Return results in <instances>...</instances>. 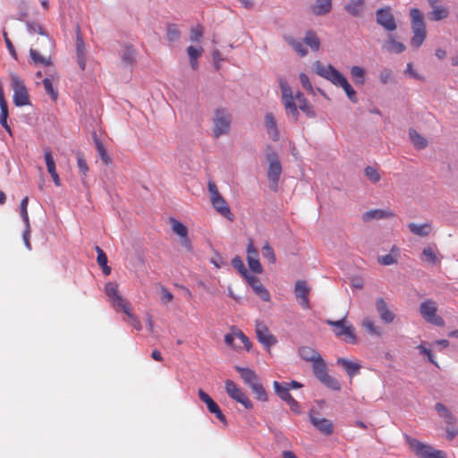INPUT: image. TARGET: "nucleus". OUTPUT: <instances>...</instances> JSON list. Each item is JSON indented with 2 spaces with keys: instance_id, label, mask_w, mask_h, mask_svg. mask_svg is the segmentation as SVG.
I'll return each instance as SVG.
<instances>
[{
  "instance_id": "12",
  "label": "nucleus",
  "mask_w": 458,
  "mask_h": 458,
  "mask_svg": "<svg viewBox=\"0 0 458 458\" xmlns=\"http://www.w3.org/2000/svg\"><path fill=\"white\" fill-rule=\"evenodd\" d=\"M377 22L385 30L393 31L396 30V22L389 7L378 9L376 13Z\"/></svg>"
},
{
  "instance_id": "48",
  "label": "nucleus",
  "mask_w": 458,
  "mask_h": 458,
  "mask_svg": "<svg viewBox=\"0 0 458 458\" xmlns=\"http://www.w3.org/2000/svg\"><path fill=\"white\" fill-rule=\"evenodd\" d=\"M232 265L244 278L250 275L243 264V261L239 256H235L232 259Z\"/></svg>"
},
{
  "instance_id": "29",
  "label": "nucleus",
  "mask_w": 458,
  "mask_h": 458,
  "mask_svg": "<svg viewBox=\"0 0 458 458\" xmlns=\"http://www.w3.org/2000/svg\"><path fill=\"white\" fill-rule=\"evenodd\" d=\"M299 354L302 360L311 363L321 358V355L310 346H301L299 349Z\"/></svg>"
},
{
  "instance_id": "8",
  "label": "nucleus",
  "mask_w": 458,
  "mask_h": 458,
  "mask_svg": "<svg viewBox=\"0 0 458 458\" xmlns=\"http://www.w3.org/2000/svg\"><path fill=\"white\" fill-rule=\"evenodd\" d=\"M11 84L13 90V103L17 106L30 104L29 94L23 81L17 75H11Z\"/></svg>"
},
{
  "instance_id": "5",
  "label": "nucleus",
  "mask_w": 458,
  "mask_h": 458,
  "mask_svg": "<svg viewBox=\"0 0 458 458\" xmlns=\"http://www.w3.org/2000/svg\"><path fill=\"white\" fill-rule=\"evenodd\" d=\"M312 370L315 377L328 388L334 391L341 389L339 382L328 375L326 362L322 357L312 363Z\"/></svg>"
},
{
  "instance_id": "22",
  "label": "nucleus",
  "mask_w": 458,
  "mask_h": 458,
  "mask_svg": "<svg viewBox=\"0 0 458 458\" xmlns=\"http://www.w3.org/2000/svg\"><path fill=\"white\" fill-rule=\"evenodd\" d=\"M235 369L240 373L241 377L244 383L247 384L250 388L253 385H256L259 382V377L254 370L239 366H236Z\"/></svg>"
},
{
  "instance_id": "63",
  "label": "nucleus",
  "mask_w": 458,
  "mask_h": 458,
  "mask_svg": "<svg viewBox=\"0 0 458 458\" xmlns=\"http://www.w3.org/2000/svg\"><path fill=\"white\" fill-rule=\"evenodd\" d=\"M247 262H248V266H249L250 269L253 273L261 274L263 272V268H262V266H261L259 259L249 260Z\"/></svg>"
},
{
  "instance_id": "61",
  "label": "nucleus",
  "mask_w": 458,
  "mask_h": 458,
  "mask_svg": "<svg viewBox=\"0 0 458 458\" xmlns=\"http://www.w3.org/2000/svg\"><path fill=\"white\" fill-rule=\"evenodd\" d=\"M95 250L98 253L97 262L99 266H106L107 264V257L105 251L99 247L96 246Z\"/></svg>"
},
{
  "instance_id": "52",
  "label": "nucleus",
  "mask_w": 458,
  "mask_h": 458,
  "mask_svg": "<svg viewBox=\"0 0 458 458\" xmlns=\"http://www.w3.org/2000/svg\"><path fill=\"white\" fill-rule=\"evenodd\" d=\"M28 204H29V197L26 196L21 199V206H20L21 216L22 221L24 223V225H30V218H29V214H28Z\"/></svg>"
},
{
  "instance_id": "47",
  "label": "nucleus",
  "mask_w": 458,
  "mask_h": 458,
  "mask_svg": "<svg viewBox=\"0 0 458 458\" xmlns=\"http://www.w3.org/2000/svg\"><path fill=\"white\" fill-rule=\"evenodd\" d=\"M1 113H0V123L6 130V131L12 135V130L7 123L8 118V105L0 106Z\"/></svg>"
},
{
  "instance_id": "53",
  "label": "nucleus",
  "mask_w": 458,
  "mask_h": 458,
  "mask_svg": "<svg viewBox=\"0 0 458 458\" xmlns=\"http://www.w3.org/2000/svg\"><path fill=\"white\" fill-rule=\"evenodd\" d=\"M406 441H407V444L409 445V446L411 447V449L416 454V455H419V454L420 453L421 449L424 447L425 444H423L422 442L419 441L418 439L416 438H412L411 437H406Z\"/></svg>"
},
{
  "instance_id": "14",
  "label": "nucleus",
  "mask_w": 458,
  "mask_h": 458,
  "mask_svg": "<svg viewBox=\"0 0 458 458\" xmlns=\"http://www.w3.org/2000/svg\"><path fill=\"white\" fill-rule=\"evenodd\" d=\"M310 293V287L304 280H299L295 283L294 295L297 299L301 300L300 304L303 309H310L309 294Z\"/></svg>"
},
{
  "instance_id": "24",
  "label": "nucleus",
  "mask_w": 458,
  "mask_h": 458,
  "mask_svg": "<svg viewBox=\"0 0 458 458\" xmlns=\"http://www.w3.org/2000/svg\"><path fill=\"white\" fill-rule=\"evenodd\" d=\"M76 52L79 66L81 70H84L86 66V49L84 41L80 31L77 32L76 37Z\"/></svg>"
},
{
  "instance_id": "35",
  "label": "nucleus",
  "mask_w": 458,
  "mask_h": 458,
  "mask_svg": "<svg viewBox=\"0 0 458 458\" xmlns=\"http://www.w3.org/2000/svg\"><path fill=\"white\" fill-rule=\"evenodd\" d=\"M431 9H432V11L429 13V15H428L429 19L431 21H438L444 20L449 14L448 9L442 5H438V6L433 7Z\"/></svg>"
},
{
  "instance_id": "30",
  "label": "nucleus",
  "mask_w": 458,
  "mask_h": 458,
  "mask_svg": "<svg viewBox=\"0 0 458 458\" xmlns=\"http://www.w3.org/2000/svg\"><path fill=\"white\" fill-rule=\"evenodd\" d=\"M332 9V0H316L312 13L316 15H325Z\"/></svg>"
},
{
  "instance_id": "11",
  "label": "nucleus",
  "mask_w": 458,
  "mask_h": 458,
  "mask_svg": "<svg viewBox=\"0 0 458 458\" xmlns=\"http://www.w3.org/2000/svg\"><path fill=\"white\" fill-rule=\"evenodd\" d=\"M225 391L227 394L236 402L242 403L246 409H251L253 404L242 390L231 379L225 381Z\"/></svg>"
},
{
  "instance_id": "37",
  "label": "nucleus",
  "mask_w": 458,
  "mask_h": 458,
  "mask_svg": "<svg viewBox=\"0 0 458 458\" xmlns=\"http://www.w3.org/2000/svg\"><path fill=\"white\" fill-rule=\"evenodd\" d=\"M421 260L431 265L437 264L438 262V259L436 250L432 247L424 248L421 253Z\"/></svg>"
},
{
  "instance_id": "34",
  "label": "nucleus",
  "mask_w": 458,
  "mask_h": 458,
  "mask_svg": "<svg viewBox=\"0 0 458 458\" xmlns=\"http://www.w3.org/2000/svg\"><path fill=\"white\" fill-rule=\"evenodd\" d=\"M30 55L31 57L32 61L36 64H42L45 66H49L52 64V60H51L50 55H47V56L42 55H40L39 51L37 49L31 48L30 51Z\"/></svg>"
},
{
  "instance_id": "59",
  "label": "nucleus",
  "mask_w": 458,
  "mask_h": 458,
  "mask_svg": "<svg viewBox=\"0 0 458 458\" xmlns=\"http://www.w3.org/2000/svg\"><path fill=\"white\" fill-rule=\"evenodd\" d=\"M187 53L190 57V61H194V59H198L203 53V48L201 47H193L190 46L187 48Z\"/></svg>"
},
{
  "instance_id": "13",
  "label": "nucleus",
  "mask_w": 458,
  "mask_h": 458,
  "mask_svg": "<svg viewBox=\"0 0 458 458\" xmlns=\"http://www.w3.org/2000/svg\"><path fill=\"white\" fill-rule=\"evenodd\" d=\"M257 338L266 350L269 351L271 346L276 344V338L270 334L268 328L261 322L256 323Z\"/></svg>"
},
{
  "instance_id": "7",
  "label": "nucleus",
  "mask_w": 458,
  "mask_h": 458,
  "mask_svg": "<svg viewBox=\"0 0 458 458\" xmlns=\"http://www.w3.org/2000/svg\"><path fill=\"white\" fill-rule=\"evenodd\" d=\"M326 323L333 327L334 333L337 337H344V340L351 344L357 342L354 327L346 324V317L339 320L327 319Z\"/></svg>"
},
{
  "instance_id": "25",
  "label": "nucleus",
  "mask_w": 458,
  "mask_h": 458,
  "mask_svg": "<svg viewBox=\"0 0 458 458\" xmlns=\"http://www.w3.org/2000/svg\"><path fill=\"white\" fill-rule=\"evenodd\" d=\"M310 421L321 433L327 436L333 433V424L329 420L310 416Z\"/></svg>"
},
{
  "instance_id": "20",
  "label": "nucleus",
  "mask_w": 458,
  "mask_h": 458,
  "mask_svg": "<svg viewBox=\"0 0 458 458\" xmlns=\"http://www.w3.org/2000/svg\"><path fill=\"white\" fill-rule=\"evenodd\" d=\"M336 364L342 366L344 369L348 377L351 378L359 374L360 369L361 368V366L358 362L350 360L345 358H338L336 360Z\"/></svg>"
},
{
  "instance_id": "56",
  "label": "nucleus",
  "mask_w": 458,
  "mask_h": 458,
  "mask_svg": "<svg viewBox=\"0 0 458 458\" xmlns=\"http://www.w3.org/2000/svg\"><path fill=\"white\" fill-rule=\"evenodd\" d=\"M203 37V28L201 25H196L191 29L190 39L192 42H199Z\"/></svg>"
},
{
  "instance_id": "1",
  "label": "nucleus",
  "mask_w": 458,
  "mask_h": 458,
  "mask_svg": "<svg viewBox=\"0 0 458 458\" xmlns=\"http://www.w3.org/2000/svg\"><path fill=\"white\" fill-rule=\"evenodd\" d=\"M313 69L318 75L327 80L335 86L341 87L352 102H358L356 91L350 85L346 78L334 66L331 64L325 65L320 61H316L313 63Z\"/></svg>"
},
{
  "instance_id": "64",
  "label": "nucleus",
  "mask_w": 458,
  "mask_h": 458,
  "mask_svg": "<svg viewBox=\"0 0 458 458\" xmlns=\"http://www.w3.org/2000/svg\"><path fill=\"white\" fill-rule=\"evenodd\" d=\"M236 335H237V338L242 344L243 347L247 351H250V347H251V343H250V339L241 330H236Z\"/></svg>"
},
{
  "instance_id": "55",
  "label": "nucleus",
  "mask_w": 458,
  "mask_h": 458,
  "mask_svg": "<svg viewBox=\"0 0 458 458\" xmlns=\"http://www.w3.org/2000/svg\"><path fill=\"white\" fill-rule=\"evenodd\" d=\"M366 177L373 183H377L380 180V174L377 170L372 166H367L364 170Z\"/></svg>"
},
{
  "instance_id": "44",
  "label": "nucleus",
  "mask_w": 458,
  "mask_h": 458,
  "mask_svg": "<svg viewBox=\"0 0 458 458\" xmlns=\"http://www.w3.org/2000/svg\"><path fill=\"white\" fill-rule=\"evenodd\" d=\"M286 41L300 56H305L307 55V50L301 41L292 38H286Z\"/></svg>"
},
{
  "instance_id": "40",
  "label": "nucleus",
  "mask_w": 458,
  "mask_h": 458,
  "mask_svg": "<svg viewBox=\"0 0 458 458\" xmlns=\"http://www.w3.org/2000/svg\"><path fill=\"white\" fill-rule=\"evenodd\" d=\"M351 75L354 80V82L359 85L364 84L365 71L360 66H352L351 68Z\"/></svg>"
},
{
  "instance_id": "28",
  "label": "nucleus",
  "mask_w": 458,
  "mask_h": 458,
  "mask_svg": "<svg viewBox=\"0 0 458 458\" xmlns=\"http://www.w3.org/2000/svg\"><path fill=\"white\" fill-rule=\"evenodd\" d=\"M383 48L389 53L400 54L405 50V46L397 41L393 36H389L385 42Z\"/></svg>"
},
{
  "instance_id": "9",
  "label": "nucleus",
  "mask_w": 458,
  "mask_h": 458,
  "mask_svg": "<svg viewBox=\"0 0 458 458\" xmlns=\"http://www.w3.org/2000/svg\"><path fill=\"white\" fill-rule=\"evenodd\" d=\"M437 307L433 300H426L420 306V313L422 318L430 324L437 327H444V319L437 314Z\"/></svg>"
},
{
  "instance_id": "46",
  "label": "nucleus",
  "mask_w": 458,
  "mask_h": 458,
  "mask_svg": "<svg viewBox=\"0 0 458 458\" xmlns=\"http://www.w3.org/2000/svg\"><path fill=\"white\" fill-rule=\"evenodd\" d=\"M181 32L175 24H169L166 29V38L170 42L179 39Z\"/></svg>"
},
{
  "instance_id": "18",
  "label": "nucleus",
  "mask_w": 458,
  "mask_h": 458,
  "mask_svg": "<svg viewBox=\"0 0 458 458\" xmlns=\"http://www.w3.org/2000/svg\"><path fill=\"white\" fill-rule=\"evenodd\" d=\"M376 309H377V311L378 312L379 316H380V318L389 324V323H392L395 318L394 312H392L386 301L384 299L382 298H378L377 301H376Z\"/></svg>"
},
{
  "instance_id": "42",
  "label": "nucleus",
  "mask_w": 458,
  "mask_h": 458,
  "mask_svg": "<svg viewBox=\"0 0 458 458\" xmlns=\"http://www.w3.org/2000/svg\"><path fill=\"white\" fill-rule=\"evenodd\" d=\"M362 327L370 335H381V330H380L379 327L376 326L375 322L373 320H371L370 318H366L363 319Z\"/></svg>"
},
{
  "instance_id": "32",
  "label": "nucleus",
  "mask_w": 458,
  "mask_h": 458,
  "mask_svg": "<svg viewBox=\"0 0 458 458\" xmlns=\"http://www.w3.org/2000/svg\"><path fill=\"white\" fill-rule=\"evenodd\" d=\"M304 43L310 47L312 51H318L320 47V39L313 31H307L304 39Z\"/></svg>"
},
{
  "instance_id": "27",
  "label": "nucleus",
  "mask_w": 458,
  "mask_h": 458,
  "mask_svg": "<svg viewBox=\"0 0 458 458\" xmlns=\"http://www.w3.org/2000/svg\"><path fill=\"white\" fill-rule=\"evenodd\" d=\"M394 216V214L388 210L374 209L365 212L362 217L364 221H370L372 219L389 218L393 217Z\"/></svg>"
},
{
  "instance_id": "36",
  "label": "nucleus",
  "mask_w": 458,
  "mask_h": 458,
  "mask_svg": "<svg viewBox=\"0 0 458 458\" xmlns=\"http://www.w3.org/2000/svg\"><path fill=\"white\" fill-rule=\"evenodd\" d=\"M276 394L284 402H288L293 396L290 394V389L284 384H280L277 381L273 383Z\"/></svg>"
},
{
  "instance_id": "23",
  "label": "nucleus",
  "mask_w": 458,
  "mask_h": 458,
  "mask_svg": "<svg viewBox=\"0 0 458 458\" xmlns=\"http://www.w3.org/2000/svg\"><path fill=\"white\" fill-rule=\"evenodd\" d=\"M435 409L438 413L439 417L444 420L446 426L454 425L456 423L455 416L442 403H437L435 405Z\"/></svg>"
},
{
  "instance_id": "6",
  "label": "nucleus",
  "mask_w": 458,
  "mask_h": 458,
  "mask_svg": "<svg viewBox=\"0 0 458 458\" xmlns=\"http://www.w3.org/2000/svg\"><path fill=\"white\" fill-rule=\"evenodd\" d=\"M231 115L225 108H217L213 118V135L219 138L229 132Z\"/></svg>"
},
{
  "instance_id": "4",
  "label": "nucleus",
  "mask_w": 458,
  "mask_h": 458,
  "mask_svg": "<svg viewBox=\"0 0 458 458\" xmlns=\"http://www.w3.org/2000/svg\"><path fill=\"white\" fill-rule=\"evenodd\" d=\"M411 20V29L413 37L411 39V44L414 48H419L426 38V27L423 20V15L417 8H412L410 11Z\"/></svg>"
},
{
  "instance_id": "19",
  "label": "nucleus",
  "mask_w": 458,
  "mask_h": 458,
  "mask_svg": "<svg viewBox=\"0 0 458 458\" xmlns=\"http://www.w3.org/2000/svg\"><path fill=\"white\" fill-rule=\"evenodd\" d=\"M265 128L267 134L274 141H277L279 140L277 123L272 113H267L265 115Z\"/></svg>"
},
{
  "instance_id": "45",
  "label": "nucleus",
  "mask_w": 458,
  "mask_h": 458,
  "mask_svg": "<svg viewBox=\"0 0 458 458\" xmlns=\"http://www.w3.org/2000/svg\"><path fill=\"white\" fill-rule=\"evenodd\" d=\"M251 390L255 394L256 399L261 402L267 401V394L260 382H259L256 385H253Z\"/></svg>"
},
{
  "instance_id": "60",
  "label": "nucleus",
  "mask_w": 458,
  "mask_h": 458,
  "mask_svg": "<svg viewBox=\"0 0 458 458\" xmlns=\"http://www.w3.org/2000/svg\"><path fill=\"white\" fill-rule=\"evenodd\" d=\"M300 81H301V86L303 87V89H305L307 91H309L311 94L314 93L312 84H311L309 77L305 73L301 72L300 74Z\"/></svg>"
},
{
  "instance_id": "41",
  "label": "nucleus",
  "mask_w": 458,
  "mask_h": 458,
  "mask_svg": "<svg viewBox=\"0 0 458 458\" xmlns=\"http://www.w3.org/2000/svg\"><path fill=\"white\" fill-rule=\"evenodd\" d=\"M199 399L207 405L208 411H212L218 404L202 389H199Z\"/></svg>"
},
{
  "instance_id": "49",
  "label": "nucleus",
  "mask_w": 458,
  "mask_h": 458,
  "mask_svg": "<svg viewBox=\"0 0 458 458\" xmlns=\"http://www.w3.org/2000/svg\"><path fill=\"white\" fill-rule=\"evenodd\" d=\"M42 82H43V86H44L45 91L51 97V98L53 100L55 101L57 99V98H58V92L54 88L53 82H52L51 79L46 78V79L43 80Z\"/></svg>"
},
{
  "instance_id": "57",
  "label": "nucleus",
  "mask_w": 458,
  "mask_h": 458,
  "mask_svg": "<svg viewBox=\"0 0 458 458\" xmlns=\"http://www.w3.org/2000/svg\"><path fill=\"white\" fill-rule=\"evenodd\" d=\"M76 159L80 171L83 175H86L89 171V167L83 154L81 152H78L76 154Z\"/></svg>"
},
{
  "instance_id": "31",
  "label": "nucleus",
  "mask_w": 458,
  "mask_h": 458,
  "mask_svg": "<svg viewBox=\"0 0 458 458\" xmlns=\"http://www.w3.org/2000/svg\"><path fill=\"white\" fill-rule=\"evenodd\" d=\"M418 456L420 458H446V455L443 451L436 450L428 445H424Z\"/></svg>"
},
{
  "instance_id": "43",
  "label": "nucleus",
  "mask_w": 458,
  "mask_h": 458,
  "mask_svg": "<svg viewBox=\"0 0 458 458\" xmlns=\"http://www.w3.org/2000/svg\"><path fill=\"white\" fill-rule=\"evenodd\" d=\"M95 145H96L97 151H98L101 160L103 161V163L106 165L110 164L111 158L109 157L102 142L97 138L95 139Z\"/></svg>"
},
{
  "instance_id": "62",
  "label": "nucleus",
  "mask_w": 458,
  "mask_h": 458,
  "mask_svg": "<svg viewBox=\"0 0 458 458\" xmlns=\"http://www.w3.org/2000/svg\"><path fill=\"white\" fill-rule=\"evenodd\" d=\"M378 262L385 266H390L397 263V259L392 254H386L378 258Z\"/></svg>"
},
{
  "instance_id": "17",
  "label": "nucleus",
  "mask_w": 458,
  "mask_h": 458,
  "mask_svg": "<svg viewBox=\"0 0 458 458\" xmlns=\"http://www.w3.org/2000/svg\"><path fill=\"white\" fill-rule=\"evenodd\" d=\"M245 279L260 299L265 301H270V294L268 291L264 287L258 277L249 275Z\"/></svg>"
},
{
  "instance_id": "3",
  "label": "nucleus",
  "mask_w": 458,
  "mask_h": 458,
  "mask_svg": "<svg viewBox=\"0 0 458 458\" xmlns=\"http://www.w3.org/2000/svg\"><path fill=\"white\" fill-rule=\"evenodd\" d=\"M208 192L210 194V201L214 208L221 216L233 222L234 215L232 213L230 207L225 198L220 194L216 184L213 181L208 183Z\"/></svg>"
},
{
  "instance_id": "16",
  "label": "nucleus",
  "mask_w": 458,
  "mask_h": 458,
  "mask_svg": "<svg viewBox=\"0 0 458 458\" xmlns=\"http://www.w3.org/2000/svg\"><path fill=\"white\" fill-rule=\"evenodd\" d=\"M27 29L30 34L38 33L42 36V44L48 50H51L54 47V42L45 29L38 22L27 21Z\"/></svg>"
},
{
  "instance_id": "51",
  "label": "nucleus",
  "mask_w": 458,
  "mask_h": 458,
  "mask_svg": "<svg viewBox=\"0 0 458 458\" xmlns=\"http://www.w3.org/2000/svg\"><path fill=\"white\" fill-rule=\"evenodd\" d=\"M262 255L271 264H274L276 260L275 251L268 242H266L262 247Z\"/></svg>"
},
{
  "instance_id": "10",
  "label": "nucleus",
  "mask_w": 458,
  "mask_h": 458,
  "mask_svg": "<svg viewBox=\"0 0 458 458\" xmlns=\"http://www.w3.org/2000/svg\"><path fill=\"white\" fill-rule=\"evenodd\" d=\"M267 158L269 162L267 179L270 182V188L276 191L277 190L279 178L282 173V165L275 152L268 153L267 155Z\"/></svg>"
},
{
  "instance_id": "21",
  "label": "nucleus",
  "mask_w": 458,
  "mask_h": 458,
  "mask_svg": "<svg viewBox=\"0 0 458 458\" xmlns=\"http://www.w3.org/2000/svg\"><path fill=\"white\" fill-rule=\"evenodd\" d=\"M44 157H45L47 172L51 175L55 186L59 187L61 185V181H60L59 175L56 172L55 163L52 157L51 151L48 149L46 150L45 154H44Z\"/></svg>"
},
{
  "instance_id": "26",
  "label": "nucleus",
  "mask_w": 458,
  "mask_h": 458,
  "mask_svg": "<svg viewBox=\"0 0 458 458\" xmlns=\"http://www.w3.org/2000/svg\"><path fill=\"white\" fill-rule=\"evenodd\" d=\"M408 228L413 234L420 237L428 236L432 231V226L430 223H424L422 225L410 223L408 225Z\"/></svg>"
},
{
  "instance_id": "54",
  "label": "nucleus",
  "mask_w": 458,
  "mask_h": 458,
  "mask_svg": "<svg viewBox=\"0 0 458 458\" xmlns=\"http://www.w3.org/2000/svg\"><path fill=\"white\" fill-rule=\"evenodd\" d=\"M406 441H407V444L409 445V446L411 447V449L416 454V455H419V454L420 453L421 449L424 447L425 444H423L422 442L419 441L418 439L416 438H412L411 437H406Z\"/></svg>"
},
{
  "instance_id": "39",
  "label": "nucleus",
  "mask_w": 458,
  "mask_h": 458,
  "mask_svg": "<svg viewBox=\"0 0 458 458\" xmlns=\"http://www.w3.org/2000/svg\"><path fill=\"white\" fill-rule=\"evenodd\" d=\"M170 223L172 225V230L174 231V233H176L182 238H186V236L188 235V229L182 223L174 218H171Z\"/></svg>"
},
{
  "instance_id": "2",
  "label": "nucleus",
  "mask_w": 458,
  "mask_h": 458,
  "mask_svg": "<svg viewBox=\"0 0 458 458\" xmlns=\"http://www.w3.org/2000/svg\"><path fill=\"white\" fill-rule=\"evenodd\" d=\"M279 86L282 91V103L285 113L294 122H297L300 115L298 108L301 109V106H306L310 103L301 92L293 95L291 87L284 79L279 80Z\"/></svg>"
},
{
  "instance_id": "33",
  "label": "nucleus",
  "mask_w": 458,
  "mask_h": 458,
  "mask_svg": "<svg viewBox=\"0 0 458 458\" xmlns=\"http://www.w3.org/2000/svg\"><path fill=\"white\" fill-rule=\"evenodd\" d=\"M410 140L418 149H422L427 147L428 141L414 129H411L409 131Z\"/></svg>"
},
{
  "instance_id": "15",
  "label": "nucleus",
  "mask_w": 458,
  "mask_h": 458,
  "mask_svg": "<svg viewBox=\"0 0 458 458\" xmlns=\"http://www.w3.org/2000/svg\"><path fill=\"white\" fill-rule=\"evenodd\" d=\"M105 293L108 296L114 306H117L120 307L121 309H123V307H126L129 304L120 294L117 284L112 282H108L107 284H106Z\"/></svg>"
},
{
  "instance_id": "38",
  "label": "nucleus",
  "mask_w": 458,
  "mask_h": 458,
  "mask_svg": "<svg viewBox=\"0 0 458 458\" xmlns=\"http://www.w3.org/2000/svg\"><path fill=\"white\" fill-rule=\"evenodd\" d=\"M364 4V0H350V3L346 4L345 10L352 15L357 16L360 14Z\"/></svg>"
},
{
  "instance_id": "50",
  "label": "nucleus",
  "mask_w": 458,
  "mask_h": 458,
  "mask_svg": "<svg viewBox=\"0 0 458 458\" xmlns=\"http://www.w3.org/2000/svg\"><path fill=\"white\" fill-rule=\"evenodd\" d=\"M123 311L131 319V326L132 327H134L136 330L140 331L141 330L142 327H141V323L140 321L136 318L134 317V315L131 312V307H130V304H128L126 307H123V309H122Z\"/></svg>"
},
{
  "instance_id": "58",
  "label": "nucleus",
  "mask_w": 458,
  "mask_h": 458,
  "mask_svg": "<svg viewBox=\"0 0 458 458\" xmlns=\"http://www.w3.org/2000/svg\"><path fill=\"white\" fill-rule=\"evenodd\" d=\"M259 259V252L256 250L253 241L250 240L247 245V261Z\"/></svg>"
}]
</instances>
